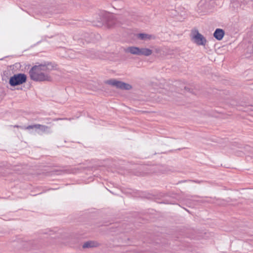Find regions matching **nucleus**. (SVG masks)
Listing matches in <instances>:
<instances>
[{
    "label": "nucleus",
    "instance_id": "1",
    "mask_svg": "<svg viewBox=\"0 0 253 253\" xmlns=\"http://www.w3.org/2000/svg\"><path fill=\"white\" fill-rule=\"evenodd\" d=\"M57 65L50 62L35 65L29 72L31 79L36 82H51L52 78L48 73L56 68Z\"/></svg>",
    "mask_w": 253,
    "mask_h": 253
},
{
    "label": "nucleus",
    "instance_id": "2",
    "mask_svg": "<svg viewBox=\"0 0 253 253\" xmlns=\"http://www.w3.org/2000/svg\"><path fill=\"white\" fill-rule=\"evenodd\" d=\"M106 84L115 86L117 88L122 90H129L132 88V86L129 84L118 81L116 79H110L105 82Z\"/></svg>",
    "mask_w": 253,
    "mask_h": 253
},
{
    "label": "nucleus",
    "instance_id": "3",
    "mask_svg": "<svg viewBox=\"0 0 253 253\" xmlns=\"http://www.w3.org/2000/svg\"><path fill=\"white\" fill-rule=\"evenodd\" d=\"M27 81V76L23 73L15 74L9 79V84L11 86L20 85Z\"/></svg>",
    "mask_w": 253,
    "mask_h": 253
},
{
    "label": "nucleus",
    "instance_id": "4",
    "mask_svg": "<svg viewBox=\"0 0 253 253\" xmlns=\"http://www.w3.org/2000/svg\"><path fill=\"white\" fill-rule=\"evenodd\" d=\"M171 169L167 166L164 165H154L150 166L146 168V171L145 173H167Z\"/></svg>",
    "mask_w": 253,
    "mask_h": 253
},
{
    "label": "nucleus",
    "instance_id": "5",
    "mask_svg": "<svg viewBox=\"0 0 253 253\" xmlns=\"http://www.w3.org/2000/svg\"><path fill=\"white\" fill-rule=\"evenodd\" d=\"M106 24L108 28H111L114 26L120 25L117 18L113 15L107 14L104 17Z\"/></svg>",
    "mask_w": 253,
    "mask_h": 253
},
{
    "label": "nucleus",
    "instance_id": "6",
    "mask_svg": "<svg viewBox=\"0 0 253 253\" xmlns=\"http://www.w3.org/2000/svg\"><path fill=\"white\" fill-rule=\"evenodd\" d=\"M192 40L198 45H205L207 43L206 38L198 30L196 31V34L192 37Z\"/></svg>",
    "mask_w": 253,
    "mask_h": 253
},
{
    "label": "nucleus",
    "instance_id": "7",
    "mask_svg": "<svg viewBox=\"0 0 253 253\" xmlns=\"http://www.w3.org/2000/svg\"><path fill=\"white\" fill-rule=\"evenodd\" d=\"M225 34L224 31L221 29H216L213 33V37L218 41L221 40Z\"/></svg>",
    "mask_w": 253,
    "mask_h": 253
},
{
    "label": "nucleus",
    "instance_id": "8",
    "mask_svg": "<svg viewBox=\"0 0 253 253\" xmlns=\"http://www.w3.org/2000/svg\"><path fill=\"white\" fill-rule=\"evenodd\" d=\"M99 245V244L94 241H89L85 242L82 247L84 249L85 248H93V247H98Z\"/></svg>",
    "mask_w": 253,
    "mask_h": 253
},
{
    "label": "nucleus",
    "instance_id": "9",
    "mask_svg": "<svg viewBox=\"0 0 253 253\" xmlns=\"http://www.w3.org/2000/svg\"><path fill=\"white\" fill-rule=\"evenodd\" d=\"M126 52H129L133 55H139V47L129 46L125 49Z\"/></svg>",
    "mask_w": 253,
    "mask_h": 253
},
{
    "label": "nucleus",
    "instance_id": "10",
    "mask_svg": "<svg viewBox=\"0 0 253 253\" xmlns=\"http://www.w3.org/2000/svg\"><path fill=\"white\" fill-rule=\"evenodd\" d=\"M153 53L151 49L147 48H139V56H148L151 55Z\"/></svg>",
    "mask_w": 253,
    "mask_h": 253
},
{
    "label": "nucleus",
    "instance_id": "11",
    "mask_svg": "<svg viewBox=\"0 0 253 253\" xmlns=\"http://www.w3.org/2000/svg\"><path fill=\"white\" fill-rule=\"evenodd\" d=\"M137 38L141 40H150L153 37L151 35L145 33H140L137 35Z\"/></svg>",
    "mask_w": 253,
    "mask_h": 253
},
{
    "label": "nucleus",
    "instance_id": "12",
    "mask_svg": "<svg viewBox=\"0 0 253 253\" xmlns=\"http://www.w3.org/2000/svg\"><path fill=\"white\" fill-rule=\"evenodd\" d=\"M50 127L48 126L41 125L39 129L42 132L48 133L50 132Z\"/></svg>",
    "mask_w": 253,
    "mask_h": 253
},
{
    "label": "nucleus",
    "instance_id": "13",
    "mask_svg": "<svg viewBox=\"0 0 253 253\" xmlns=\"http://www.w3.org/2000/svg\"><path fill=\"white\" fill-rule=\"evenodd\" d=\"M33 126H34V128L39 129V128L41 127V125L35 124V125H33Z\"/></svg>",
    "mask_w": 253,
    "mask_h": 253
},
{
    "label": "nucleus",
    "instance_id": "14",
    "mask_svg": "<svg viewBox=\"0 0 253 253\" xmlns=\"http://www.w3.org/2000/svg\"><path fill=\"white\" fill-rule=\"evenodd\" d=\"M71 120V118L67 119L66 118H57V119H54V121H58V120Z\"/></svg>",
    "mask_w": 253,
    "mask_h": 253
},
{
    "label": "nucleus",
    "instance_id": "15",
    "mask_svg": "<svg viewBox=\"0 0 253 253\" xmlns=\"http://www.w3.org/2000/svg\"><path fill=\"white\" fill-rule=\"evenodd\" d=\"M10 73V71L9 70H6V71H5L3 72V75L4 76H6L7 77L8 74Z\"/></svg>",
    "mask_w": 253,
    "mask_h": 253
},
{
    "label": "nucleus",
    "instance_id": "16",
    "mask_svg": "<svg viewBox=\"0 0 253 253\" xmlns=\"http://www.w3.org/2000/svg\"><path fill=\"white\" fill-rule=\"evenodd\" d=\"M33 128H34L33 125H29V126H27L26 128V129H33Z\"/></svg>",
    "mask_w": 253,
    "mask_h": 253
},
{
    "label": "nucleus",
    "instance_id": "17",
    "mask_svg": "<svg viewBox=\"0 0 253 253\" xmlns=\"http://www.w3.org/2000/svg\"><path fill=\"white\" fill-rule=\"evenodd\" d=\"M191 181L196 183H201L202 181H199V180H191Z\"/></svg>",
    "mask_w": 253,
    "mask_h": 253
},
{
    "label": "nucleus",
    "instance_id": "18",
    "mask_svg": "<svg viewBox=\"0 0 253 253\" xmlns=\"http://www.w3.org/2000/svg\"><path fill=\"white\" fill-rule=\"evenodd\" d=\"M119 0H114V2H113V4H114V5H116L117 3L118 2H119Z\"/></svg>",
    "mask_w": 253,
    "mask_h": 253
},
{
    "label": "nucleus",
    "instance_id": "19",
    "mask_svg": "<svg viewBox=\"0 0 253 253\" xmlns=\"http://www.w3.org/2000/svg\"><path fill=\"white\" fill-rule=\"evenodd\" d=\"M184 89L187 91H189L190 90V89L189 87L186 86L184 87Z\"/></svg>",
    "mask_w": 253,
    "mask_h": 253
},
{
    "label": "nucleus",
    "instance_id": "20",
    "mask_svg": "<svg viewBox=\"0 0 253 253\" xmlns=\"http://www.w3.org/2000/svg\"><path fill=\"white\" fill-rule=\"evenodd\" d=\"M198 196H191V197H198Z\"/></svg>",
    "mask_w": 253,
    "mask_h": 253
},
{
    "label": "nucleus",
    "instance_id": "21",
    "mask_svg": "<svg viewBox=\"0 0 253 253\" xmlns=\"http://www.w3.org/2000/svg\"><path fill=\"white\" fill-rule=\"evenodd\" d=\"M169 204H173L174 203H172V202H170Z\"/></svg>",
    "mask_w": 253,
    "mask_h": 253
},
{
    "label": "nucleus",
    "instance_id": "22",
    "mask_svg": "<svg viewBox=\"0 0 253 253\" xmlns=\"http://www.w3.org/2000/svg\"><path fill=\"white\" fill-rule=\"evenodd\" d=\"M185 210L187 211H188V212H189V211H188V210H186V209H185Z\"/></svg>",
    "mask_w": 253,
    "mask_h": 253
}]
</instances>
